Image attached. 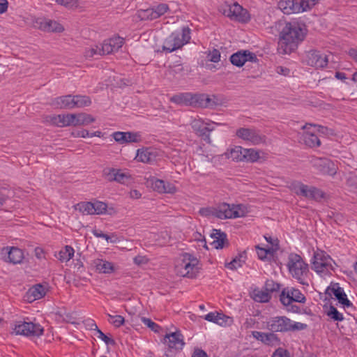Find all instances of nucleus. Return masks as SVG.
I'll return each instance as SVG.
<instances>
[{
	"label": "nucleus",
	"instance_id": "aec40b11",
	"mask_svg": "<svg viewBox=\"0 0 357 357\" xmlns=\"http://www.w3.org/2000/svg\"><path fill=\"white\" fill-rule=\"evenodd\" d=\"M46 294L45 287L41 284H37L31 287L24 296V299L32 303L36 300L40 299Z\"/></svg>",
	"mask_w": 357,
	"mask_h": 357
},
{
	"label": "nucleus",
	"instance_id": "4468645a",
	"mask_svg": "<svg viewBox=\"0 0 357 357\" xmlns=\"http://www.w3.org/2000/svg\"><path fill=\"white\" fill-rule=\"evenodd\" d=\"M310 163L323 174L334 175L336 173L333 162L328 158L312 157Z\"/></svg>",
	"mask_w": 357,
	"mask_h": 357
},
{
	"label": "nucleus",
	"instance_id": "e433bc0d",
	"mask_svg": "<svg viewBox=\"0 0 357 357\" xmlns=\"http://www.w3.org/2000/svg\"><path fill=\"white\" fill-rule=\"evenodd\" d=\"M253 298L257 302L267 303L271 298V296L266 290L255 289L253 291Z\"/></svg>",
	"mask_w": 357,
	"mask_h": 357
},
{
	"label": "nucleus",
	"instance_id": "5701e85b",
	"mask_svg": "<svg viewBox=\"0 0 357 357\" xmlns=\"http://www.w3.org/2000/svg\"><path fill=\"white\" fill-rule=\"evenodd\" d=\"M328 258H330V257H325L322 254L314 253L312 261V269L317 273H324L325 271H328V267H331V264L326 261Z\"/></svg>",
	"mask_w": 357,
	"mask_h": 357
},
{
	"label": "nucleus",
	"instance_id": "2f4dec72",
	"mask_svg": "<svg viewBox=\"0 0 357 357\" xmlns=\"http://www.w3.org/2000/svg\"><path fill=\"white\" fill-rule=\"evenodd\" d=\"M154 157L150 149H138L136 156L139 161L144 163H151L154 160Z\"/></svg>",
	"mask_w": 357,
	"mask_h": 357
},
{
	"label": "nucleus",
	"instance_id": "6e6d98bb",
	"mask_svg": "<svg viewBox=\"0 0 357 357\" xmlns=\"http://www.w3.org/2000/svg\"><path fill=\"white\" fill-rule=\"evenodd\" d=\"M93 214H103L106 212L107 206L105 203L102 202H96L93 203Z\"/></svg>",
	"mask_w": 357,
	"mask_h": 357
},
{
	"label": "nucleus",
	"instance_id": "bf43d9fd",
	"mask_svg": "<svg viewBox=\"0 0 357 357\" xmlns=\"http://www.w3.org/2000/svg\"><path fill=\"white\" fill-rule=\"evenodd\" d=\"M242 255H241L239 256V257H236L234 258L231 261H230L229 263H228L226 266L229 268V269H231V270H234V269H236L238 267H241L242 266V262L243 261L241 259V258L242 257Z\"/></svg>",
	"mask_w": 357,
	"mask_h": 357
},
{
	"label": "nucleus",
	"instance_id": "052dcab7",
	"mask_svg": "<svg viewBox=\"0 0 357 357\" xmlns=\"http://www.w3.org/2000/svg\"><path fill=\"white\" fill-rule=\"evenodd\" d=\"M99 50H100V46L96 45L93 47L89 48L86 50L85 52V56L86 57H93L96 55H98Z\"/></svg>",
	"mask_w": 357,
	"mask_h": 357
},
{
	"label": "nucleus",
	"instance_id": "774afa93",
	"mask_svg": "<svg viewBox=\"0 0 357 357\" xmlns=\"http://www.w3.org/2000/svg\"><path fill=\"white\" fill-rule=\"evenodd\" d=\"M75 137H90V132H89V130H85V129H82L81 130H79L75 133H73Z\"/></svg>",
	"mask_w": 357,
	"mask_h": 357
},
{
	"label": "nucleus",
	"instance_id": "f8f14e48",
	"mask_svg": "<svg viewBox=\"0 0 357 357\" xmlns=\"http://www.w3.org/2000/svg\"><path fill=\"white\" fill-rule=\"evenodd\" d=\"M236 135L238 137L253 144H259L265 142V136L254 128H241L236 130Z\"/></svg>",
	"mask_w": 357,
	"mask_h": 357
},
{
	"label": "nucleus",
	"instance_id": "c756f323",
	"mask_svg": "<svg viewBox=\"0 0 357 357\" xmlns=\"http://www.w3.org/2000/svg\"><path fill=\"white\" fill-rule=\"evenodd\" d=\"M192 98V93H181L173 96L170 100L177 105H184L191 106V100Z\"/></svg>",
	"mask_w": 357,
	"mask_h": 357
},
{
	"label": "nucleus",
	"instance_id": "20e7f679",
	"mask_svg": "<svg viewBox=\"0 0 357 357\" xmlns=\"http://www.w3.org/2000/svg\"><path fill=\"white\" fill-rule=\"evenodd\" d=\"M319 0H280L278 8L285 15L300 13L310 10Z\"/></svg>",
	"mask_w": 357,
	"mask_h": 357
},
{
	"label": "nucleus",
	"instance_id": "a878e982",
	"mask_svg": "<svg viewBox=\"0 0 357 357\" xmlns=\"http://www.w3.org/2000/svg\"><path fill=\"white\" fill-rule=\"evenodd\" d=\"M211 237L213 239L211 243L215 249H222L225 241H227V235L220 229H213Z\"/></svg>",
	"mask_w": 357,
	"mask_h": 357
},
{
	"label": "nucleus",
	"instance_id": "a18cd8bd",
	"mask_svg": "<svg viewBox=\"0 0 357 357\" xmlns=\"http://www.w3.org/2000/svg\"><path fill=\"white\" fill-rule=\"evenodd\" d=\"M93 326L95 327V330L96 331L98 335V337L101 339L107 345H114L115 344V340L111 337H107L105 333H103L97 326V325L93 323L92 324Z\"/></svg>",
	"mask_w": 357,
	"mask_h": 357
},
{
	"label": "nucleus",
	"instance_id": "338daca9",
	"mask_svg": "<svg viewBox=\"0 0 357 357\" xmlns=\"http://www.w3.org/2000/svg\"><path fill=\"white\" fill-rule=\"evenodd\" d=\"M192 357H208L207 354L202 349H195Z\"/></svg>",
	"mask_w": 357,
	"mask_h": 357
},
{
	"label": "nucleus",
	"instance_id": "7c9ffc66",
	"mask_svg": "<svg viewBox=\"0 0 357 357\" xmlns=\"http://www.w3.org/2000/svg\"><path fill=\"white\" fill-rule=\"evenodd\" d=\"M8 261L14 264H20L24 259V254L21 249L15 247L10 248L8 252Z\"/></svg>",
	"mask_w": 357,
	"mask_h": 357
},
{
	"label": "nucleus",
	"instance_id": "393cba45",
	"mask_svg": "<svg viewBox=\"0 0 357 357\" xmlns=\"http://www.w3.org/2000/svg\"><path fill=\"white\" fill-rule=\"evenodd\" d=\"M152 188L155 191L160 193H174L176 191V187L171 183H165V182L160 179H151V180Z\"/></svg>",
	"mask_w": 357,
	"mask_h": 357
},
{
	"label": "nucleus",
	"instance_id": "8fccbe9b",
	"mask_svg": "<svg viewBox=\"0 0 357 357\" xmlns=\"http://www.w3.org/2000/svg\"><path fill=\"white\" fill-rule=\"evenodd\" d=\"M327 315L334 321H341L344 319L342 314L340 313L333 305L330 306L329 310L327 312Z\"/></svg>",
	"mask_w": 357,
	"mask_h": 357
},
{
	"label": "nucleus",
	"instance_id": "c9c22d12",
	"mask_svg": "<svg viewBox=\"0 0 357 357\" xmlns=\"http://www.w3.org/2000/svg\"><path fill=\"white\" fill-rule=\"evenodd\" d=\"M75 126L80 125H88L93 123L95 119L90 114L85 113L75 114Z\"/></svg>",
	"mask_w": 357,
	"mask_h": 357
},
{
	"label": "nucleus",
	"instance_id": "a19ab883",
	"mask_svg": "<svg viewBox=\"0 0 357 357\" xmlns=\"http://www.w3.org/2000/svg\"><path fill=\"white\" fill-rule=\"evenodd\" d=\"M311 127L317 128L318 132H319L322 135H333V130L331 129H329L328 128L325 127V126L315 125V124L306 123L305 125H304L302 127V129L303 130L310 129Z\"/></svg>",
	"mask_w": 357,
	"mask_h": 357
},
{
	"label": "nucleus",
	"instance_id": "f257e3e1",
	"mask_svg": "<svg viewBox=\"0 0 357 357\" xmlns=\"http://www.w3.org/2000/svg\"><path fill=\"white\" fill-rule=\"evenodd\" d=\"M280 24H284V26L280 32L278 52L280 54H289L304 40L307 29L305 23L297 21Z\"/></svg>",
	"mask_w": 357,
	"mask_h": 357
},
{
	"label": "nucleus",
	"instance_id": "473e14b6",
	"mask_svg": "<svg viewBox=\"0 0 357 357\" xmlns=\"http://www.w3.org/2000/svg\"><path fill=\"white\" fill-rule=\"evenodd\" d=\"M255 248L257 250V253L258 257L261 260H270L274 255V252L275 250L273 248H261L259 245H256Z\"/></svg>",
	"mask_w": 357,
	"mask_h": 357
},
{
	"label": "nucleus",
	"instance_id": "58836bf2",
	"mask_svg": "<svg viewBox=\"0 0 357 357\" xmlns=\"http://www.w3.org/2000/svg\"><path fill=\"white\" fill-rule=\"evenodd\" d=\"M138 17L142 20H153L156 19L155 14L152 7L138 10Z\"/></svg>",
	"mask_w": 357,
	"mask_h": 357
},
{
	"label": "nucleus",
	"instance_id": "c03bdc74",
	"mask_svg": "<svg viewBox=\"0 0 357 357\" xmlns=\"http://www.w3.org/2000/svg\"><path fill=\"white\" fill-rule=\"evenodd\" d=\"M79 211L84 214L93 215V205L92 202H81L77 204Z\"/></svg>",
	"mask_w": 357,
	"mask_h": 357
},
{
	"label": "nucleus",
	"instance_id": "7ed1b4c3",
	"mask_svg": "<svg viewBox=\"0 0 357 357\" xmlns=\"http://www.w3.org/2000/svg\"><path fill=\"white\" fill-rule=\"evenodd\" d=\"M287 266L293 278L301 284L308 286V283L305 282V278L308 273V265L299 255L291 253L289 255Z\"/></svg>",
	"mask_w": 357,
	"mask_h": 357
},
{
	"label": "nucleus",
	"instance_id": "864d4df0",
	"mask_svg": "<svg viewBox=\"0 0 357 357\" xmlns=\"http://www.w3.org/2000/svg\"><path fill=\"white\" fill-rule=\"evenodd\" d=\"M264 288L265 290L270 294L271 292L278 291L280 285L272 280H267L265 282Z\"/></svg>",
	"mask_w": 357,
	"mask_h": 357
},
{
	"label": "nucleus",
	"instance_id": "4c0bfd02",
	"mask_svg": "<svg viewBox=\"0 0 357 357\" xmlns=\"http://www.w3.org/2000/svg\"><path fill=\"white\" fill-rule=\"evenodd\" d=\"M73 99L75 108L89 106L91 103L90 98L86 96H73Z\"/></svg>",
	"mask_w": 357,
	"mask_h": 357
},
{
	"label": "nucleus",
	"instance_id": "2eb2a0df",
	"mask_svg": "<svg viewBox=\"0 0 357 357\" xmlns=\"http://www.w3.org/2000/svg\"><path fill=\"white\" fill-rule=\"evenodd\" d=\"M231 63L237 67L243 66L246 61H256L257 56L248 50L238 51L230 56Z\"/></svg>",
	"mask_w": 357,
	"mask_h": 357
},
{
	"label": "nucleus",
	"instance_id": "9d476101",
	"mask_svg": "<svg viewBox=\"0 0 357 357\" xmlns=\"http://www.w3.org/2000/svg\"><path fill=\"white\" fill-rule=\"evenodd\" d=\"M224 15L240 22H247L250 20V15L247 10L244 9L237 3L231 6H227L222 11Z\"/></svg>",
	"mask_w": 357,
	"mask_h": 357
},
{
	"label": "nucleus",
	"instance_id": "5fc2aeb1",
	"mask_svg": "<svg viewBox=\"0 0 357 357\" xmlns=\"http://www.w3.org/2000/svg\"><path fill=\"white\" fill-rule=\"evenodd\" d=\"M111 43L109 42L108 40H104V42L100 45V50H99L98 55H105L113 53V49L110 47Z\"/></svg>",
	"mask_w": 357,
	"mask_h": 357
},
{
	"label": "nucleus",
	"instance_id": "bb28decb",
	"mask_svg": "<svg viewBox=\"0 0 357 357\" xmlns=\"http://www.w3.org/2000/svg\"><path fill=\"white\" fill-rule=\"evenodd\" d=\"M73 96L70 95L56 98L54 100V105L60 109H71L75 108Z\"/></svg>",
	"mask_w": 357,
	"mask_h": 357
},
{
	"label": "nucleus",
	"instance_id": "3c124183",
	"mask_svg": "<svg viewBox=\"0 0 357 357\" xmlns=\"http://www.w3.org/2000/svg\"><path fill=\"white\" fill-rule=\"evenodd\" d=\"M204 106L203 108H214L219 105L218 98L215 96L211 98L209 96L205 94Z\"/></svg>",
	"mask_w": 357,
	"mask_h": 357
},
{
	"label": "nucleus",
	"instance_id": "69168bd1",
	"mask_svg": "<svg viewBox=\"0 0 357 357\" xmlns=\"http://www.w3.org/2000/svg\"><path fill=\"white\" fill-rule=\"evenodd\" d=\"M134 263L137 265L145 264L147 263V259L143 256H137L134 259Z\"/></svg>",
	"mask_w": 357,
	"mask_h": 357
},
{
	"label": "nucleus",
	"instance_id": "412c9836",
	"mask_svg": "<svg viewBox=\"0 0 357 357\" xmlns=\"http://www.w3.org/2000/svg\"><path fill=\"white\" fill-rule=\"evenodd\" d=\"M114 140L119 144L138 142L140 141V135L131 132H115L112 134Z\"/></svg>",
	"mask_w": 357,
	"mask_h": 357
},
{
	"label": "nucleus",
	"instance_id": "4d7b16f0",
	"mask_svg": "<svg viewBox=\"0 0 357 357\" xmlns=\"http://www.w3.org/2000/svg\"><path fill=\"white\" fill-rule=\"evenodd\" d=\"M208 60L213 62L217 63L220 59V52L217 49H213L212 51H210L207 55Z\"/></svg>",
	"mask_w": 357,
	"mask_h": 357
},
{
	"label": "nucleus",
	"instance_id": "1a4fd4ad",
	"mask_svg": "<svg viewBox=\"0 0 357 357\" xmlns=\"http://www.w3.org/2000/svg\"><path fill=\"white\" fill-rule=\"evenodd\" d=\"M291 190L298 196L307 199L320 200L324 197V192L313 186H308L299 181H294L291 184Z\"/></svg>",
	"mask_w": 357,
	"mask_h": 357
},
{
	"label": "nucleus",
	"instance_id": "49530a36",
	"mask_svg": "<svg viewBox=\"0 0 357 357\" xmlns=\"http://www.w3.org/2000/svg\"><path fill=\"white\" fill-rule=\"evenodd\" d=\"M117 169L112 167H105L102 170V175L108 181H114V177L116 176Z\"/></svg>",
	"mask_w": 357,
	"mask_h": 357
},
{
	"label": "nucleus",
	"instance_id": "4be33fe9",
	"mask_svg": "<svg viewBox=\"0 0 357 357\" xmlns=\"http://www.w3.org/2000/svg\"><path fill=\"white\" fill-rule=\"evenodd\" d=\"M204 319L208 321L213 322L221 326H229L233 321L231 317L218 312H209L205 316Z\"/></svg>",
	"mask_w": 357,
	"mask_h": 357
},
{
	"label": "nucleus",
	"instance_id": "cd10ccee",
	"mask_svg": "<svg viewBox=\"0 0 357 357\" xmlns=\"http://www.w3.org/2000/svg\"><path fill=\"white\" fill-rule=\"evenodd\" d=\"M93 265L96 270L102 273H112L115 270L112 263L102 259H97L94 260Z\"/></svg>",
	"mask_w": 357,
	"mask_h": 357
},
{
	"label": "nucleus",
	"instance_id": "ea45409f",
	"mask_svg": "<svg viewBox=\"0 0 357 357\" xmlns=\"http://www.w3.org/2000/svg\"><path fill=\"white\" fill-rule=\"evenodd\" d=\"M243 161L255 162L259 158L258 151L253 149H244Z\"/></svg>",
	"mask_w": 357,
	"mask_h": 357
},
{
	"label": "nucleus",
	"instance_id": "ddd939ff",
	"mask_svg": "<svg viewBox=\"0 0 357 357\" xmlns=\"http://www.w3.org/2000/svg\"><path fill=\"white\" fill-rule=\"evenodd\" d=\"M213 124V122L206 123L200 119H194L191 122V126L195 133L208 143H211L210 132L214 130Z\"/></svg>",
	"mask_w": 357,
	"mask_h": 357
},
{
	"label": "nucleus",
	"instance_id": "de8ad7c7",
	"mask_svg": "<svg viewBox=\"0 0 357 357\" xmlns=\"http://www.w3.org/2000/svg\"><path fill=\"white\" fill-rule=\"evenodd\" d=\"M155 14L156 19L163 15L169 10V6L166 3H160L157 6H152Z\"/></svg>",
	"mask_w": 357,
	"mask_h": 357
},
{
	"label": "nucleus",
	"instance_id": "c85d7f7f",
	"mask_svg": "<svg viewBox=\"0 0 357 357\" xmlns=\"http://www.w3.org/2000/svg\"><path fill=\"white\" fill-rule=\"evenodd\" d=\"M307 130L303 134V140L305 145L309 147H319L321 145V141L314 132L309 130V129H306Z\"/></svg>",
	"mask_w": 357,
	"mask_h": 357
},
{
	"label": "nucleus",
	"instance_id": "6e6552de",
	"mask_svg": "<svg viewBox=\"0 0 357 357\" xmlns=\"http://www.w3.org/2000/svg\"><path fill=\"white\" fill-rule=\"evenodd\" d=\"M13 331L16 335L26 337H40L43 334L44 328L39 324L18 321L15 323Z\"/></svg>",
	"mask_w": 357,
	"mask_h": 357
},
{
	"label": "nucleus",
	"instance_id": "f704fd0d",
	"mask_svg": "<svg viewBox=\"0 0 357 357\" xmlns=\"http://www.w3.org/2000/svg\"><path fill=\"white\" fill-rule=\"evenodd\" d=\"M243 151L244 149L243 147L237 146L225 154L228 158H231L233 160L243 161Z\"/></svg>",
	"mask_w": 357,
	"mask_h": 357
},
{
	"label": "nucleus",
	"instance_id": "dca6fc26",
	"mask_svg": "<svg viewBox=\"0 0 357 357\" xmlns=\"http://www.w3.org/2000/svg\"><path fill=\"white\" fill-rule=\"evenodd\" d=\"M325 294H328L329 296H331L333 294L339 303L346 307H351L352 305L351 302L347 298L343 288L340 287L338 283H334L328 287Z\"/></svg>",
	"mask_w": 357,
	"mask_h": 357
},
{
	"label": "nucleus",
	"instance_id": "09e8293b",
	"mask_svg": "<svg viewBox=\"0 0 357 357\" xmlns=\"http://www.w3.org/2000/svg\"><path fill=\"white\" fill-rule=\"evenodd\" d=\"M142 322L146 325L147 327H149L151 331H154L155 333H159L160 330L161 329V327L153 322L151 319L146 318V317H142L141 318Z\"/></svg>",
	"mask_w": 357,
	"mask_h": 357
},
{
	"label": "nucleus",
	"instance_id": "e2e57ef3",
	"mask_svg": "<svg viewBox=\"0 0 357 357\" xmlns=\"http://www.w3.org/2000/svg\"><path fill=\"white\" fill-rule=\"evenodd\" d=\"M272 357H289L287 350L279 348L273 354Z\"/></svg>",
	"mask_w": 357,
	"mask_h": 357
},
{
	"label": "nucleus",
	"instance_id": "37998d69",
	"mask_svg": "<svg viewBox=\"0 0 357 357\" xmlns=\"http://www.w3.org/2000/svg\"><path fill=\"white\" fill-rule=\"evenodd\" d=\"M274 333L275 332L272 331L271 333H264L261 342L267 345H272L279 342V338Z\"/></svg>",
	"mask_w": 357,
	"mask_h": 357
},
{
	"label": "nucleus",
	"instance_id": "72a5a7b5",
	"mask_svg": "<svg viewBox=\"0 0 357 357\" xmlns=\"http://www.w3.org/2000/svg\"><path fill=\"white\" fill-rule=\"evenodd\" d=\"M74 249L70 245H66L63 250L59 251L57 258L61 262L68 261L74 256Z\"/></svg>",
	"mask_w": 357,
	"mask_h": 357
},
{
	"label": "nucleus",
	"instance_id": "0eeeda50",
	"mask_svg": "<svg viewBox=\"0 0 357 357\" xmlns=\"http://www.w3.org/2000/svg\"><path fill=\"white\" fill-rule=\"evenodd\" d=\"M246 213V208L242 204L230 205L222 203L215 209L214 215L220 219H228L243 217Z\"/></svg>",
	"mask_w": 357,
	"mask_h": 357
},
{
	"label": "nucleus",
	"instance_id": "a211bd4d",
	"mask_svg": "<svg viewBox=\"0 0 357 357\" xmlns=\"http://www.w3.org/2000/svg\"><path fill=\"white\" fill-rule=\"evenodd\" d=\"M327 56L319 52L312 50L307 54V63L317 68H323L328 65Z\"/></svg>",
	"mask_w": 357,
	"mask_h": 357
},
{
	"label": "nucleus",
	"instance_id": "b1692460",
	"mask_svg": "<svg viewBox=\"0 0 357 357\" xmlns=\"http://www.w3.org/2000/svg\"><path fill=\"white\" fill-rule=\"evenodd\" d=\"M38 29L45 31L61 32L63 30V26L56 21L40 19L36 22Z\"/></svg>",
	"mask_w": 357,
	"mask_h": 357
},
{
	"label": "nucleus",
	"instance_id": "423d86ee",
	"mask_svg": "<svg viewBox=\"0 0 357 357\" xmlns=\"http://www.w3.org/2000/svg\"><path fill=\"white\" fill-rule=\"evenodd\" d=\"M177 272L183 277L196 278L199 273V261L192 255L185 253L181 263L176 266Z\"/></svg>",
	"mask_w": 357,
	"mask_h": 357
},
{
	"label": "nucleus",
	"instance_id": "603ef678",
	"mask_svg": "<svg viewBox=\"0 0 357 357\" xmlns=\"http://www.w3.org/2000/svg\"><path fill=\"white\" fill-rule=\"evenodd\" d=\"M108 40L111 43L110 47L113 49V52L118 51L123 44V38L119 36L109 38Z\"/></svg>",
	"mask_w": 357,
	"mask_h": 357
},
{
	"label": "nucleus",
	"instance_id": "6ab92c4d",
	"mask_svg": "<svg viewBox=\"0 0 357 357\" xmlns=\"http://www.w3.org/2000/svg\"><path fill=\"white\" fill-rule=\"evenodd\" d=\"M75 114H59L50 116L51 123L58 127L75 126Z\"/></svg>",
	"mask_w": 357,
	"mask_h": 357
},
{
	"label": "nucleus",
	"instance_id": "9b49d317",
	"mask_svg": "<svg viewBox=\"0 0 357 357\" xmlns=\"http://www.w3.org/2000/svg\"><path fill=\"white\" fill-rule=\"evenodd\" d=\"M305 300L301 291L294 288H284L280 295V301L284 306H289L292 302L304 303Z\"/></svg>",
	"mask_w": 357,
	"mask_h": 357
},
{
	"label": "nucleus",
	"instance_id": "0e129e2a",
	"mask_svg": "<svg viewBox=\"0 0 357 357\" xmlns=\"http://www.w3.org/2000/svg\"><path fill=\"white\" fill-rule=\"evenodd\" d=\"M56 3L66 7L73 6L75 4L76 0H56Z\"/></svg>",
	"mask_w": 357,
	"mask_h": 357
},
{
	"label": "nucleus",
	"instance_id": "680f3d73",
	"mask_svg": "<svg viewBox=\"0 0 357 357\" xmlns=\"http://www.w3.org/2000/svg\"><path fill=\"white\" fill-rule=\"evenodd\" d=\"M111 322L115 327L119 328L124 324L125 319L121 315H115L114 320Z\"/></svg>",
	"mask_w": 357,
	"mask_h": 357
},
{
	"label": "nucleus",
	"instance_id": "f03ea898",
	"mask_svg": "<svg viewBox=\"0 0 357 357\" xmlns=\"http://www.w3.org/2000/svg\"><path fill=\"white\" fill-rule=\"evenodd\" d=\"M268 328L272 332H294L305 330L307 328L306 324L295 322L285 316H277L271 317L267 322Z\"/></svg>",
	"mask_w": 357,
	"mask_h": 357
},
{
	"label": "nucleus",
	"instance_id": "f3484780",
	"mask_svg": "<svg viewBox=\"0 0 357 357\" xmlns=\"http://www.w3.org/2000/svg\"><path fill=\"white\" fill-rule=\"evenodd\" d=\"M164 340L167 343L169 349L181 350L185 345L183 335L180 331L166 334Z\"/></svg>",
	"mask_w": 357,
	"mask_h": 357
},
{
	"label": "nucleus",
	"instance_id": "79ce46f5",
	"mask_svg": "<svg viewBox=\"0 0 357 357\" xmlns=\"http://www.w3.org/2000/svg\"><path fill=\"white\" fill-rule=\"evenodd\" d=\"M204 98H205V94L204 93H192V103L191 106L195 107H204Z\"/></svg>",
	"mask_w": 357,
	"mask_h": 357
},
{
	"label": "nucleus",
	"instance_id": "13d9d810",
	"mask_svg": "<svg viewBox=\"0 0 357 357\" xmlns=\"http://www.w3.org/2000/svg\"><path fill=\"white\" fill-rule=\"evenodd\" d=\"M130 178V176L122 172L121 169H117L116 176L114 177V181L119 183H125Z\"/></svg>",
	"mask_w": 357,
	"mask_h": 357
},
{
	"label": "nucleus",
	"instance_id": "39448f33",
	"mask_svg": "<svg viewBox=\"0 0 357 357\" xmlns=\"http://www.w3.org/2000/svg\"><path fill=\"white\" fill-rule=\"evenodd\" d=\"M190 29L188 26H183L181 33L173 32L165 40L162 50L170 53L181 49L190 41Z\"/></svg>",
	"mask_w": 357,
	"mask_h": 357
}]
</instances>
